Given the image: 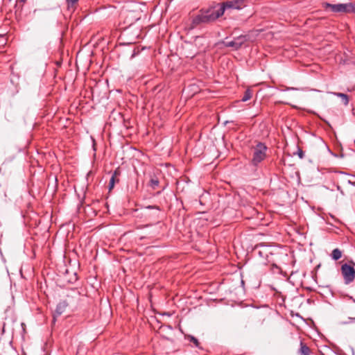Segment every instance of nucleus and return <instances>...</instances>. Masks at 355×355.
I'll return each instance as SVG.
<instances>
[{
	"instance_id": "1",
	"label": "nucleus",
	"mask_w": 355,
	"mask_h": 355,
	"mask_svg": "<svg viewBox=\"0 0 355 355\" xmlns=\"http://www.w3.org/2000/svg\"><path fill=\"white\" fill-rule=\"evenodd\" d=\"M223 15V8H218V6L207 10H201L192 19V27L214 21Z\"/></svg>"
},
{
	"instance_id": "2",
	"label": "nucleus",
	"mask_w": 355,
	"mask_h": 355,
	"mask_svg": "<svg viewBox=\"0 0 355 355\" xmlns=\"http://www.w3.org/2000/svg\"><path fill=\"white\" fill-rule=\"evenodd\" d=\"M267 146L261 142H259L253 148V155L251 164L257 166L266 157Z\"/></svg>"
},
{
	"instance_id": "3",
	"label": "nucleus",
	"mask_w": 355,
	"mask_h": 355,
	"mask_svg": "<svg viewBox=\"0 0 355 355\" xmlns=\"http://www.w3.org/2000/svg\"><path fill=\"white\" fill-rule=\"evenodd\" d=\"M322 7L326 10H329L333 12H349L353 10V5L352 3L331 4L325 2L322 3Z\"/></svg>"
},
{
	"instance_id": "4",
	"label": "nucleus",
	"mask_w": 355,
	"mask_h": 355,
	"mask_svg": "<svg viewBox=\"0 0 355 355\" xmlns=\"http://www.w3.org/2000/svg\"><path fill=\"white\" fill-rule=\"evenodd\" d=\"M340 270L345 284H351L355 279V270L354 267L347 263H344L341 266Z\"/></svg>"
},
{
	"instance_id": "5",
	"label": "nucleus",
	"mask_w": 355,
	"mask_h": 355,
	"mask_svg": "<svg viewBox=\"0 0 355 355\" xmlns=\"http://www.w3.org/2000/svg\"><path fill=\"white\" fill-rule=\"evenodd\" d=\"M245 0H230L227 1L223 4L218 5V8H223V12L227 8H233V9H242L245 6Z\"/></svg>"
},
{
	"instance_id": "6",
	"label": "nucleus",
	"mask_w": 355,
	"mask_h": 355,
	"mask_svg": "<svg viewBox=\"0 0 355 355\" xmlns=\"http://www.w3.org/2000/svg\"><path fill=\"white\" fill-rule=\"evenodd\" d=\"M247 40L248 38L246 35H240L237 37H235L230 42H226L225 43V46L227 47H232L236 50L239 49L245 42H247Z\"/></svg>"
},
{
	"instance_id": "7",
	"label": "nucleus",
	"mask_w": 355,
	"mask_h": 355,
	"mask_svg": "<svg viewBox=\"0 0 355 355\" xmlns=\"http://www.w3.org/2000/svg\"><path fill=\"white\" fill-rule=\"evenodd\" d=\"M68 306L69 302L66 300L60 301L56 306L55 313L53 315V319L55 320L56 316L62 315L65 311Z\"/></svg>"
},
{
	"instance_id": "8",
	"label": "nucleus",
	"mask_w": 355,
	"mask_h": 355,
	"mask_svg": "<svg viewBox=\"0 0 355 355\" xmlns=\"http://www.w3.org/2000/svg\"><path fill=\"white\" fill-rule=\"evenodd\" d=\"M331 94L340 98L344 105L347 106L349 104V98L347 94L340 92H331Z\"/></svg>"
},
{
	"instance_id": "9",
	"label": "nucleus",
	"mask_w": 355,
	"mask_h": 355,
	"mask_svg": "<svg viewBox=\"0 0 355 355\" xmlns=\"http://www.w3.org/2000/svg\"><path fill=\"white\" fill-rule=\"evenodd\" d=\"M342 254H343L342 251L340 250H339L338 248H336V249L333 250V251L331 254V257L334 260L337 261L341 258Z\"/></svg>"
},
{
	"instance_id": "10",
	"label": "nucleus",
	"mask_w": 355,
	"mask_h": 355,
	"mask_svg": "<svg viewBox=\"0 0 355 355\" xmlns=\"http://www.w3.org/2000/svg\"><path fill=\"white\" fill-rule=\"evenodd\" d=\"M66 1L67 3V9L70 12L74 11L76 8V4L78 0H66Z\"/></svg>"
},
{
	"instance_id": "11",
	"label": "nucleus",
	"mask_w": 355,
	"mask_h": 355,
	"mask_svg": "<svg viewBox=\"0 0 355 355\" xmlns=\"http://www.w3.org/2000/svg\"><path fill=\"white\" fill-rule=\"evenodd\" d=\"M119 175V172L116 170L114 173L112 174L111 178H110V182H109V189L110 190H112L114 187V184H115V180H116V178L117 175Z\"/></svg>"
},
{
	"instance_id": "12",
	"label": "nucleus",
	"mask_w": 355,
	"mask_h": 355,
	"mask_svg": "<svg viewBox=\"0 0 355 355\" xmlns=\"http://www.w3.org/2000/svg\"><path fill=\"white\" fill-rule=\"evenodd\" d=\"M300 353L301 355H310L309 348L302 342L300 343Z\"/></svg>"
},
{
	"instance_id": "13",
	"label": "nucleus",
	"mask_w": 355,
	"mask_h": 355,
	"mask_svg": "<svg viewBox=\"0 0 355 355\" xmlns=\"http://www.w3.org/2000/svg\"><path fill=\"white\" fill-rule=\"evenodd\" d=\"M252 92L250 89L245 90L243 96L241 98L243 102H245L252 98Z\"/></svg>"
},
{
	"instance_id": "14",
	"label": "nucleus",
	"mask_w": 355,
	"mask_h": 355,
	"mask_svg": "<svg viewBox=\"0 0 355 355\" xmlns=\"http://www.w3.org/2000/svg\"><path fill=\"white\" fill-rule=\"evenodd\" d=\"M150 184L153 189H155L159 184V181L157 179L153 178L150 181Z\"/></svg>"
},
{
	"instance_id": "15",
	"label": "nucleus",
	"mask_w": 355,
	"mask_h": 355,
	"mask_svg": "<svg viewBox=\"0 0 355 355\" xmlns=\"http://www.w3.org/2000/svg\"><path fill=\"white\" fill-rule=\"evenodd\" d=\"M189 339L191 342H192L196 347H198L199 345V343H198V340L197 338H196L194 336H189Z\"/></svg>"
},
{
	"instance_id": "16",
	"label": "nucleus",
	"mask_w": 355,
	"mask_h": 355,
	"mask_svg": "<svg viewBox=\"0 0 355 355\" xmlns=\"http://www.w3.org/2000/svg\"><path fill=\"white\" fill-rule=\"evenodd\" d=\"M297 154L300 158L302 159L304 157V153L301 149L298 150Z\"/></svg>"
},
{
	"instance_id": "17",
	"label": "nucleus",
	"mask_w": 355,
	"mask_h": 355,
	"mask_svg": "<svg viewBox=\"0 0 355 355\" xmlns=\"http://www.w3.org/2000/svg\"><path fill=\"white\" fill-rule=\"evenodd\" d=\"M295 89L293 87H287L286 90Z\"/></svg>"
},
{
	"instance_id": "18",
	"label": "nucleus",
	"mask_w": 355,
	"mask_h": 355,
	"mask_svg": "<svg viewBox=\"0 0 355 355\" xmlns=\"http://www.w3.org/2000/svg\"><path fill=\"white\" fill-rule=\"evenodd\" d=\"M154 207H152V206H148L147 208L148 209H151V208H153Z\"/></svg>"
},
{
	"instance_id": "19",
	"label": "nucleus",
	"mask_w": 355,
	"mask_h": 355,
	"mask_svg": "<svg viewBox=\"0 0 355 355\" xmlns=\"http://www.w3.org/2000/svg\"><path fill=\"white\" fill-rule=\"evenodd\" d=\"M26 0H21V1H25Z\"/></svg>"
}]
</instances>
